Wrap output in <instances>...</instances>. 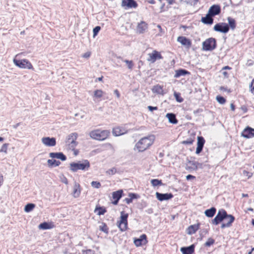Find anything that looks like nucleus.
<instances>
[{
    "label": "nucleus",
    "mask_w": 254,
    "mask_h": 254,
    "mask_svg": "<svg viewBox=\"0 0 254 254\" xmlns=\"http://www.w3.org/2000/svg\"><path fill=\"white\" fill-rule=\"evenodd\" d=\"M128 214L123 211L121 212L120 220L118 222V227L121 231H125L127 229V218Z\"/></svg>",
    "instance_id": "0eeeda50"
},
{
    "label": "nucleus",
    "mask_w": 254,
    "mask_h": 254,
    "mask_svg": "<svg viewBox=\"0 0 254 254\" xmlns=\"http://www.w3.org/2000/svg\"><path fill=\"white\" fill-rule=\"evenodd\" d=\"M128 63L129 64H128V65H130V67H131V66H132L131 63V62H128Z\"/></svg>",
    "instance_id": "338daca9"
},
{
    "label": "nucleus",
    "mask_w": 254,
    "mask_h": 254,
    "mask_svg": "<svg viewBox=\"0 0 254 254\" xmlns=\"http://www.w3.org/2000/svg\"><path fill=\"white\" fill-rule=\"evenodd\" d=\"M94 97L96 98H100L103 95V91L101 90H96L94 92Z\"/></svg>",
    "instance_id": "f704fd0d"
},
{
    "label": "nucleus",
    "mask_w": 254,
    "mask_h": 254,
    "mask_svg": "<svg viewBox=\"0 0 254 254\" xmlns=\"http://www.w3.org/2000/svg\"><path fill=\"white\" fill-rule=\"evenodd\" d=\"M194 246L191 245L187 247H182L180 249V251L182 254H192L194 252Z\"/></svg>",
    "instance_id": "412c9836"
},
{
    "label": "nucleus",
    "mask_w": 254,
    "mask_h": 254,
    "mask_svg": "<svg viewBox=\"0 0 254 254\" xmlns=\"http://www.w3.org/2000/svg\"><path fill=\"white\" fill-rule=\"evenodd\" d=\"M49 156L52 158H57V153H54V152L50 153Z\"/></svg>",
    "instance_id": "3c124183"
},
{
    "label": "nucleus",
    "mask_w": 254,
    "mask_h": 254,
    "mask_svg": "<svg viewBox=\"0 0 254 254\" xmlns=\"http://www.w3.org/2000/svg\"><path fill=\"white\" fill-rule=\"evenodd\" d=\"M80 192L81 190L79 185L77 183H75L73 187L72 196L74 198L78 197L80 195Z\"/></svg>",
    "instance_id": "5701e85b"
},
{
    "label": "nucleus",
    "mask_w": 254,
    "mask_h": 254,
    "mask_svg": "<svg viewBox=\"0 0 254 254\" xmlns=\"http://www.w3.org/2000/svg\"><path fill=\"white\" fill-rule=\"evenodd\" d=\"M155 195L156 198L160 201H162L164 200H168L173 197V195L170 193H160L158 192L155 193Z\"/></svg>",
    "instance_id": "dca6fc26"
},
{
    "label": "nucleus",
    "mask_w": 254,
    "mask_h": 254,
    "mask_svg": "<svg viewBox=\"0 0 254 254\" xmlns=\"http://www.w3.org/2000/svg\"><path fill=\"white\" fill-rule=\"evenodd\" d=\"M100 230L106 234L108 233V228L105 224L102 226V227L100 228Z\"/></svg>",
    "instance_id": "49530a36"
},
{
    "label": "nucleus",
    "mask_w": 254,
    "mask_h": 254,
    "mask_svg": "<svg viewBox=\"0 0 254 254\" xmlns=\"http://www.w3.org/2000/svg\"><path fill=\"white\" fill-rule=\"evenodd\" d=\"M222 74H223V75L225 77H227L228 76V73L225 71H222Z\"/></svg>",
    "instance_id": "13d9d810"
},
{
    "label": "nucleus",
    "mask_w": 254,
    "mask_h": 254,
    "mask_svg": "<svg viewBox=\"0 0 254 254\" xmlns=\"http://www.w3.org/2000/svg\"><path fill=\"white\" fill-rule=\"evenodd\" d=\"M105 211V208L101 207H96L94 210V212L98 215L104 214Z\"/></svg>",
    "instance_id": "2f4dec72"
},
{
    "label": "nucleus",
    "mask_w": 254,
    "mask_h": 254,
    "mask_svg": "<svg viewBox=\"0 0 254 254\" xmlns=\"http://www.w3.org/2000/svg\"><path fill=\"white\" fill-rule=\"evenodd\" d=\"M114 93L115 94V95L116 96V97L117 98H119L120 97V93H119V91L117 90H115L114 91Z\"/></svg>",
    "instance_id": "5fc2aeb1"
},
{
    "label": "nucleus",
    "mask_w": 254,
    "mask_h": 254,
    "mask_svg": "<svg viewBox=\"0 0 254 254\" xmlns=\"http://www.w3.org/2000/svg\"><path fill=\"white\" fill-rule=\"evenodd\" d=\"M147 24L144 22L138 23L136 28V31L138 33H142L147 29Z\"/></svg>",
    "instance_id": "4be33fe9"
},
{
    "label": "nucleus",
    "mask_w": 254,
    "mask_h": 254,
    "mask_svg": "<svg viewBox=\"0 0 254 254\" xmlns=\"http://www.w3.org/2000/svg\"><path fill=\"white\" fill-rule=\"evenodd\" d=\"M54 227L52 223L43 222L38 226V228L41 230L51 229Z\"/></svg>",
    "instance_id": "bb28decb"
},
{
    "label": "nucleus",
    "mask_w": 254,
    "mask_h": 254,
    "mask_svg": "<svg viewBox=\"0 0 254 254\" xmlns=\"http://www.w3.org/2000/svg\"><path fill=\"white\" fill-rule=\"evenodd\" d=\"M157 56L158 54L156 52H154L151 54H150L148 61L152 63L154 62L157 59Z\"/></svg>",
    "instance_id": "473e14b6"
},
{
    "label": "nucleus",
    "mask_w": 254,
    "mask_h": 254,
    "mask_svg": "<svg viewBox=\"0 0 254 254\" xmlns=\"http://www.w3.org/2000/svg\"><path fill=\"white\" fill-rule=\"evenodd\" d=\"M47 164L49 167H58L60 164V161L54 160V159H48L47 160Z\"/></svg>",
    "instance_id": "cd10ccee"
},
{
    "label": "nucleus",
    "mask_w": 254,
    "mask_h": 254,
    "mask_svg": "<svg viewBox=\"0 0 254 254\" xmlns=\"http://www.w3.org/2000/svg\"><path fill=\"white\" fill-rule=\"evenodd\" d=\"M177 41L182 46L189 48L190 47L191 42L190 40L184 36H179L177 39Z\"/></svg>",
    "instance_id": "4468645a"
},
{
    "label": "nucleus",
    "mask_w": 254,
    "mask_h": 254,
    "mask_svg": "<svg viewBox=\"0 0 254 254\" xmlns=\"http://www.w3.org/2000/svg\"><path fill=\"white\" fill-rule=\"evenodd\" d=\"M199 229V224H195L191 225L188 227L187 229V234L189 235L194 234Z\"/></svg>",
    "instance_id": "b1692460"
},
{
    "label": "nucleus",
    "mask_w": 254,
    "mask_h": 254,
    "mask_svg": "<svg viewBox=\"0 0 254 254\" xmlns=\"http://www.w3.org/2000/svg\"><path fill=\"white\" fill-rule=\"evenodd\" d=\"M204 142V139L202 137H197V147L195 151L196 154H198L201 151Z\"/></svg>",
    "instance_id": "a211bd4d"
},
{
    "label": "nucleus",
    "mask_w": 254,
    "mask_h": 254,
    "mask_svg": "<svg viewBox=\"0 0 254 254\" xmlns=\"http://www.w3.org/2000/svg\"><path fill=\"white\" fill-rule=\"evenodd\" d=\"M128 63L129 64H128V65H130V67H131V66H132L131 63V62H128Z\"/></svg>",
    "instance_id": "774afa93"
},
{
    "label": "nucleus",
    "mask_w": 254,
    "mask_h": 254,
    "mask_svg": "<svg viewBox=\"0 0 254 254\" xmlns=\"http://www.w3.org/2000/svg\"><path fill=\"white\" fill-rule=\"evenodd\" d=\"M194 177L192 176V175H188L186 176V179L187 180H190V179H194Z\"/></svg>",
    "instance_id": "4d7b16f0"
},
{
    "label": "nucleus",
    "mask_w": 254,
    "mask_h": 254,
    "mask_svg": "<svg viewBox=\"0 0 254 254\" xmlns=\"http://www.w3.org/2000/svg\"><path fill=\"white\" fill-rule=\"evenodd\" d=\"M230 108H231V109H232V111H234L235 107H234V106L233 105V104H231L230 105Z\"/></svg>",
    "instance_id": "680f3d73"
},
{
    "label": "nucleus",
    "mask_w": 254,
    "mask_h": 254,
    "mask_svg": "<svg viewBox=\"0 0 254 254\" xmlns=\"http://www.w3.org/2000/svg\"><path fill=\"white\" fill-rule=\"evenodd\" d=\"M90 55H91L90 52H86V53L83 54L82 56V57L83 58L87 59L90 57Z\"/></svg>",
    "instance_id": "de8ad7c7"
},
{
    "label": "nucleus",
    "mask_w": 254,
    "mask_h": 254,
    "mask_svg": "<svg viewBox=\"0 0 254 254\" xmlns=\"http://www.w3.org/2000/svg\"><path fill=\"white\" fill-rule=\"evenodd\" d=\"M216 99L220 104H224L225 102V99L222 96H217Z\"/></svg>",
    "instance_id": "a19ab883"
},
{
    "label": "nucleus",
    "mask_w": 254,
    "mask_h": 254,
    "mask_svg": "<svg viewBox=\"0 0 254 254\" xmlns=\"http://www.w3.org/2000/svg\"><path fill=\"white\" fill-rule=\"evenodd\" d=\"M166 117L167 118L169 123L173 125L177 124L178 121L176 118V116L174 114L167 113L166 115Z\"/></svg>",
    "instance_id": "393cba45"
},
{
    "label": "nucleus",
    "mask_w": 254,
    "mask_h": 254,
    "mask_svg": "<svg viewBox=\"0 0 254 254\" xmlns=\"http://www.w3.org/2000/svg\"><path fill=\"white\" fill-rule=\"evenodd\" d=\"M86 254H95L94 253L90 250L87 251Z\"/></svg>",
    "instance_id": "bf43d9fd"
},
{
    "label": "nucleus",
    "mask_w": 254,
    "mask_h": 254,
    "mask_svg": "<svg viewBox=\"0 0 254 254\" xmlns=\"http://www.w3.org/2000/svg\"><path fill=\"white\" fill-rule=\"evenodd\" d=\"M187 73V71H185V70H180L178 72L177 74V76H180V75H185Z\"/></svg>",
    "instance_id": "09e8293b"
},
{
    "label": "nucleus",
    "mask_w": 254,
    "mask_h": 254,
    "mask_svg": "<svg viewBox=\"0 0 254 254\" xmlns=\"http://www.w3.org/2000/svg\"><path fill=\"white\" fill-rule=\"evenodd\" d=\"M200 166L201 165L197 162L191 161H188L186 165L187 169L189 171H195L200 167Z\"/></svg>",
    "instance_id": "6ab92c4d"
},
{
    "label": "nucleus",
    "mask_w": 254,
    "mask_h": 254,
    "mask_svg": "<svg viewBox=\"0 0 254 254\" xmlns=\"http://www.w3.org/2000/svg\"><path fill=\"white\" fill-rule=\"evenodd\" d=\"M109 131L106 130L94 129L89 132V135L94 140L103 141L109 137Z\"/></svg>",
    "instance_id": "20e7f679"
},
{
    "label": "nucleus",
    "mask_w": 254,
    "mask_h": 254,
    "mask_svg": "<svg viewBox=\"0 0 254 254\" xmlns=\"http://www.w3.org/2000/svg\"><path fill=\"white\" fill-rule=\"evenodd\" d=\"M3 140V138L0 136V142H2Z\"/></svg>",
    "instance_id": "0e129e2a"
},
{
    "label": "nucleus",
    "mask_w": 254,
    "mask_h": 254,
    "mask_svg": "<svg viewBox=\"0 0 254 254\" xmlns=\"http://www.w3.org/2000/svg\"><path fill=\"white\" fill-rule=\"evenodd\" d=\"M220 90H221L223 92H230V90H228L227 89H225V88H224L223 87H221L220 88Z\"/></svg>",
    "instance_id": "6e6d98bb"
},
{
    "label": "nucleus",
    "mask_w": 254,
    "mask_h": 254,
    "mask_svg": "<svg viewBox=\"0 0 254 254\" xmlns=\"http://www.w3.org/2000/svg\"><path fill=\"white\" fill-rule=\"evenodd\" d=\"M224 219H228V221L221 224V227L222 228L230 227L234 221V216L232 215H228L225 210H221L218 211L217 214L212 221V223L215 225H217Z\"/></svg>",
    "instance_id": "f257e3e1"
},
{
    "label": "nucleus",
    "mask_w": 254,
    "mask_h": 254,
    "mask_svg": "<svg viewBox=\"0 0 254 254\" xmlns=\"http://www.w3.org/2000/svg\"><path fill=\"white\" fill-rule=\"evenodd\" d=\"M216 210L214 208L212 207L205 211L204 214L208 217H212L215 214Z\"/></svg>",
    "instance_id": "7c9ffc66"
},
{
    "label": "nucleus",
    "mask_w": 254,
    "mask_h": 254,
    "mask_svg": "<svg viewBox=\"0 0 254 254\" xmlns=\"http://www.w3.org/2000/svg\"><path fill=\"white\" fill-rule=\"evenodd\" d=\"M220 12V7L219 5L213 4L210 7L208 13L213 16L218 15Z\"/></svg>",
    "instance_id": "f3484780"
},
{
    "label": "nucleus",
    "mask_w": 254,
    "mask_h": 254,
    "mask_svg": "<svg viewBox=\"0 0 254 254\" xmlns=\"http://www.w3.org/2000/svg\"><path fill=\"white\" fill-rule=\"evenodd\" d=\"M76 137V135L71 134L68 136V140L66 142L67 149L72 150L75 156L78 153V150L75 149V147L77 145V142L75 141Z\"/></svg>",
    "instance_id": "423d86ee"
},
{
    "label": "nucleus",
    "mask_w": 254,
    "mask_h": 254,
    "mask_svg": "<svg viewBox=\"0 0 254 254\" xmlns=\"http://www.w3.org/2000/svg\"><path fill=\"white\" fill-rule=\"evenodd\" d=\"M123 194L122 190H119L114 191L112 193V197L114 201L113 203L115 205L117 204L119 199L121 198Z\"/></svg>",
    "instance_id": "aec40b11"
},
{
    "label": "nucleus",
    "mask_w": 254,
    "mask_h": 254,
    "mask_svg": "<svg viewBox=\"0 0 254 254\" xmlns=\"http://www.w3.org/2000/svg\"><path fill=\"white\" fill-rule=\"evenodd\" d=\"M241 135L245 138H252L254 136V128L246 127L241 133Z\"/></svg>",
    "instance_id": "9b49d317"
},
{
    "label": "nucleus",
    "mask_w": 254,
    "mask_h": 254,
    "mask_svg": "<svg viewBox=\"0 0 254 254\" xmlns=\"http://www.w3.org/2000/svg\"><path fill=\"white\" fill-rule=\"evenodd\" d=\"M41 143L45 147H53L56 145V139L55 137L45 136L41 138Z\"/></svg>",
    "instance_id": "1a4fd4ad"
},
{
    "label": "nucleus",
    "mask_w": 254,
    "mask_h": 254,
    "mask_svg": "<svg viewBox=\"0 0 254 254\" xmlns=\"http://www.w3.org/2000/svg\"><path fill=\"white\" fill-rule=\"evenodd\" d=\"M174 96L176 99V100L177 101V102H178V103H181L183 102V98L180 96V94L176 93V92H174Z\"/></svg>",
    "instance_id": "ea45409f"
},
{
    "label": "nucleus",
    "mask_w": 254,
    "mask_h": 254,
    "mask_svg": "<svg viewBox=\"0 0 254 254\" xmlns=\"http://www.w3.org/2000/svg\"><path fill=\"white\" fill-rule=\"evenodd\" d=\"M90 163L87 160H83L77 162H71L69 164V170L76 172L78 170L86 171L90 168Z\"/></svg>",
    "instance_id": "7ed1b4c3"
},
{
    "label": "nucleus",
    "mask_w": 254,
    "mask_h": 254,
    "mask_svg": "<svg viewBox=\"0 0 254 254\" xmlns=\"http://www.w3.org/2000/svg\"><path fill=\"white\" fill-rule=\"evenodd\" d=\"M210 14L207 13L206 16L201 18V22L206 24H211L213 23V19Z\"/></svg>",
    "instance_id": "a878e982"
},
{
    "label": "nucleus",
    "mask_w": 254,
    "mask_h": 254,
    "mask_svg": "<svg viewBox=\"0 0 254 254\" xmlns=\"http://www.w3.org/2000/svg\"><path fill=\"white\" fill-rule=\"evenodd\" d=\"M91 185V186L95 189H99L101 186L100 183L97 181L92 182Z\"/></svg>",
    "instance_id": "79ce46f5"
},
{
    "label": "nucleus",
    "mask_w": 254,
    "mask_h": 254,
    "mask_svg": "<svg viewBox=\"0 0 254 254\" xmlns=\"http://www.w3.org/2000/svg\"><path fill=\"white\" fill-rule=\"evenodd\" d=\"M151 184L153 187L161 186L162 185L161 181L157 179H153L151 181Z\"/></svg>",
    "instance_id": "c9c22d12"
},
{
    "label": "nucleus",
    "mask_w": 254,
    "mask_h": 254,
    "mask_svg": "<svg viewBox=\"0 0 254 254\" xmlns=\"http://www.w3.org/2000/svg\"><path fill=\"white\" fill-rule=\"evenodd\" d=\"M121 6L125 9H129L136 8L137 4L134 0H122Z\"/></svg>",
    "instance_id": "9d476101"
},
{
    "label": "nucleus",
    "mask_w": 254,
    "mask_h": 254,
    "mask_svg": "<svg viewBox=\"0 0 254 254\" xmlns=\"http://www.w3.org/2000/svg\"><path fill=\"white\" fill-rule=\"evenodd\" d=\"M64 182L65 184H67V181L66 179H65V181H64Z\"/></svg>",
    "instance_id": "69168bd1"
},
{
    "label": "nucleus",
    "mask_w": 254,
    "mask_h": 254,
    "mask_svg": "<svg viewBox=\"0 0 254 254\" xmlns=\"http://www.w3.org/2000/svg\"><path fill=\"white\" fill-rule=\"evenodd\" d=\"M154 136H149L140 139L135 144L134 150L138 152H141L146 150L153 143Z\"/></svg>",
    "instance_id": "f03ea898"
},
{
    "label": "nucleus",
    "mask_w": 254,
    "mask_h": 254,
    "mask_svg": "<svg viewBox=\"0 0 254 254\" xmlns=\"http://www.w3.org/2000/svg\"><path fill=\"white\" fill-rule=\"evenodd\" d=\"M128 196L129 197V199H130L131 200L133 199H135L136 198H137V195L136 194H135L134 193H129L128 194Z\"/></svg>",
    "instance_id": "8fccbe9b"
},
{
    "label": "nucleus",
    "mask_w": 254,
    "mask_h": 254,
    "mask_svg": "<svg viewBox=\"0 0 254 254\" xmlns=\"http://www.w3.org/2000/svg\"><path fill=\"white\" fill-rule=\"evenodd\" d=\"M133 243L137 247L145 245L147 243L146 236L145 235H142L138 238L134 239Z\"/></svg>",
    "instance_id": "2eb2a0df"
},
{
    "label": "nucleus",
    "mask_w": 254,
    "mask_h": 254,
    "mask_svg": "<svg viewBox=\"0 0 254 254\" xmlns=\"http://www.w3.org/2000/svg\"><path fill=\"white\" fill-rule=\"evenodd\" d=\"M101 28L99 26L95 27L93 29V38H95L98 34V32L100 30Z\"/></svg>",
    "instance_id": "58836bf2"
},
{
    "label": "nucleus",
    "mask_w": 254,
    "mask_h": 254,
    "mask_svg": "<svg viewBox=\"0 0 254 254\" xmlns=\"http://www.w3.org/2000/svg\"><path fill=\"white\" fill-rule=\"evenodd\" d=\"M35 207L34 203H29L25 205L24 208V211L25 213H29L32 211Z\"/></svg>",
    "instance_id": "c85d7f7f"
},
{
    "label": "nucleus",
    "mask_w": 254,
    "mask_h": 254,
    "mask_svg": "<svg viewBox=\"0 0 254 254\" xmlns=\"http://www.w3.org/2000/svg\"><path fill=\"white\" fill-rule=\"evenodd\" d=\"M152 92L158 94H164V91L162 88L159 85H156L153 87L152 89Z\"/></svg>",
    "instance_id": "c756f323"
},
{
    "label": "nucleus",
    "mask_w": 254,
    "mask_h": 254,
    "mask_svg": "<svg viewBox=\"0 0 254 254\" xmlns=\"http://www.w3.org/2000/svg\"><path fill=\"white\" fill-rule=\"evenodd\" d=\"M184 2H186L187 4H190V5H194L195 4L197 1V0H181Z\"/></svg>",
    "instance_id": "c03bdc74"
},
{
    "label": "nucleus",
    "mask_w": 254,
    "mask_h": 254,
    "mask_svg": "<svg viewBox=\"0 0 254 254\" xmlns=\"http://www.w3.org/2000/svg\"><path fill=\"white\" fill-rule=\"evenodd\" d=\"M127 132V130L123 127L117 126L112 128V133L115 136L122 135Z\"/></svg>",
    "instance_id": "ddd939ff"
},
{
    "label": "nucleus",
    "mask_w": 254,
    "mask_h": 254,
    "mask_svg": "<svg viewBox=\"0 0 254 254\" xmlns=\"http://www.w3.org/2000/svg\"><path fill=\"white\" fill-rule=\"evenodd\" d=\"M0 152L3 154L7 153V145L6 144H3L1 145L0 148Z\"/></svg>",
    "instance_id": "e433bc0d"
},
{
    "label": "nucleus",
    "mask_w": 254,
    "mask_h": 254,
    "mask_svg": "<svg viewBox=\"0 0 254 254\" xmlns=\"http://www.w3.org/2000/svg\"><path fill=\"white\" fill-rule=\"evenodd\" d=\"M12 63L16 67L21 69L33 70L34 69L31 63L26 59L18 60L15 57L12 59Z\"/></svg>",
    "instance_id": "39448f33"
},
{
    "label": "nucleus",
    "mask_w": 254,
    "mask_h": 254,
    "mask_svg": "<svg viewBox=\"0 0 254 254\" xmlns=\"http://www.w3.org/2000/svg\"><path fill=\"white\" fill-rule=\"evenodd\" d=\"M249 91L254 94V78L252 80L249 86Z\"/></svg>",
    "instance_id": "4c0bfd02"
},
{
    "label": "nucleus",
    "mask_w": 254,
    "mask_h": 254,
    "mask_svg": "<svg viewBox=\"0 0 254 254\" xmlns=\"http://www.w3.org/2000/svg\"><path fill=\"white\" fill-rule=\"evenodd\" d=\"M57 159H59L61 160L64 161L66 160V157L62 152L57 153Z\"/></svg>",
    "instance_id": "37998d69"
},
{
    "label": "nucleus",
    "mask_w": 254,
    "mask_h": 254,
    "mask_svg": "<svg viewBox=\"0 0 254 254\" xmlns=\"http://www.w3.org/2000/svg\"><path fill=\"white\" fill-rule=\"evenodd\" d=\"M193 140L192 139H190L189 141H183V144H191L193 143Z\"/></svg>",
    "instance_id": "603ef678"
},
{
    "label": "nucleus",
    "mask_w": 254,
    "mask_h": 254,
    "mask_svg": "<svg viewBox=\"0 0 254 254\" xmlns=\"http://www.w3.org/2000/svg\"><path fill=\"white\" fill-rule=\"evenodd\" d=\"M214 243V240L211 238H208L205 242V245L207 247L210 246Z\"/></svg>",
    "instance_id": "a18cd8bd"
},
{
    "label": "nucleus",
    "mask_w": 254,
    "mask_h": 254,
    "mask_svg": "<svg viewBox=\"0 0 254 254\" xmlns=\"http://www.w3.org/2000/svg\"><path fill=\"white\" fill-rule=\"evenodd\" d=\"M227 20H228V24H229L230 28L232 30H234L235 28V21L234 19H233L231 18L228 17L227 18Z\"/></svg>",
    "instance_id": "72a5a7b5"
},
{
    "label": "nucleus",
    "mask_w": 254,
    "mask_h": 254,
    "mask_svg": "<svg viewBox=\"0 0 254 254\" xmlns=\"http://www.w3.org/2000/svg\"><path fill=\"white\" fill-rule=\"evenodd\" d=\"M216 47V41L213 38H208L205 40L202 44V49L203 51H212Z\"/></svg>",
    "instance_id": "6e6552de"
},
{
    "label": "nucleus",
    "mask_w": 254,
    "mask_h": 254,
    "mask_svg": "<svg viewBox=\"0 0 254 254\" xmlns=\"http://www.w3.org/2000/svg\"><path fill=\"white\" fill-rule=\"evenodd\" d=\"M254 251V248H253L251 251H250L249 253H248V254H252V252Z\"/></svg>",
    "instance_id": "e2e57ef3"
},
{
    "label": "nucleus",
    "mask_w": 254,
    "mask_h": 254,
    "mask_svg": "<svg viewBox=\"0 0 254 254\" xmlns=\"http://www.w3.org/2000/svg\"><path fill=\"white\" fill-rule=\"evenodd\" d=\"M126 201L127 203L128 204V203H130V202H131L132 200L129 198H128V199L127 198V199H126Z\"/></svg>",
    "instance_id": "052dcab7"
},
{
    "label": "nucleus",
    "mask_w": 254,
    "mask_h": 254,
    "mask_svg": "<svg viewBox=\"0 0 254 254\" xmlns=\"http://www.w3.org/2000/svg\"><path fill=\"white\" fill-rule=\"evenodd\" d=\"M214 30L218 32L226 33L229 31V26L225 23H219L214 26Z\"/></svg>",
    "instance_id": "f8f14e48"
},
{
    "label": "nucleus",
    "mask_w": 254,
    "mask_h": 254,
    "mask_svg": "<svg viewBox=\"0 0 254 254\" xmlns=\"http://www.w3.org/2000/svg\"><path fill=\"white\" fill-rule=\"evenodd\" d=\"M148 109L150 112H152L153 110H156L157 109L156 107H152L150 106H148Z\"/></svg>",
    "instance_id": "864d4df0"
}]
</instances>
